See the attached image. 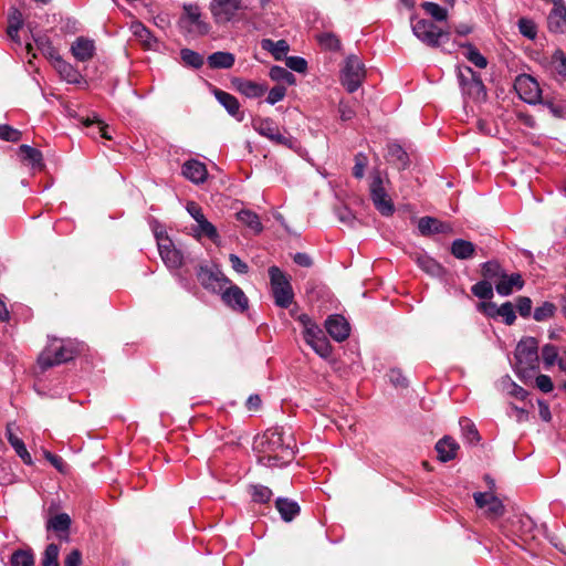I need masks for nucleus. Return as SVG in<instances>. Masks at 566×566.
Wrapping results in <instances>:
<instances>
[{
    "mask_svg": "<svg viewBox=\"0 0 566 566\" xmlns=\"http://www.w3.org/2000/svg\"><path fill=\"white\" fill-rule=\"evenodd\" d=\"M254 448L261 454L259 462L268 468L286 465L295 457L293 437H284V433L277 429H268L256 439Z\"/></svg>",
    "mask_w": 566,
    "mask_h": 566,
    "instance_id": "nucleus-1",
    "label": "nucleus"
},
{
    "mask_svg": "<svg viewBox=\"0 0 566 566\" xmlns=\"http://www.w3.org/2000/svg\"><path fill=\"white\" fill-rule=\"evenodd\" d=\"M515 368L521 379H526L539 365L538 342L534 337H526L518 342L515 348Z\"/></svg>",
    "mask_w": 566,
    "mask_h": 566,
    "instance_id": "nucleus-2",
    "label": "nucleus"
},
{
    "mask_svg": "<svg viewBox=\"0 0 566 566\" xmlns=\"http://www.w3.org/2000/svg\"><path fill=\"white\" fill-rule=\"evenodd\" d=\"M457 76L462 94L465 97H469L474 102H482L485 99V86L480 75L470 66H459Z\"/></svg>",
    "mask_w": 566,
    "mask_h": 566,
    "instance_id": "nucleus-3",
    "label": "nucleus"
},
{
    "mask_svg": "<svg viewBox=\"0 0 566 566\" xmlns=\"http://www.w3.org/2000/svg\"><path fill=\"white\" fill-rule=\"evenodd\" d=\"M269 275L275 304L279 307L287 308L292 304L294 297L293 289L289 279L277 266H271L269 269Z\"/></svg>",
    "mask_w": 566,
    "mask_h": 566,
    "instance_id": "nucleus-4",
    "label": "nucleus"
},
{
    "mask_svg": "<svg viewBox=\"0 0 566 566\" xmlns=\"http://www.w3.org/2000/svg\"><path fill=\"white\" fill-rule=\"evenodd\" d=\"M411 29L415 36L430 48H439L450 36L448 31H443L432 21L426 19L412 23Z\"/></svg>",
    "mask_w": 566,
    "mask_h": 566,
    "instance_id": "nucleus-5",
    "label": "nucleus"
},
{
    "mask_svg": "<svg viewBox=\"0 0 566 566\" xmlns=\"http://www.w3.org/2000/svg\"><path fill=\"white\" fill-rule=\"evenodd\" d=\"M181 30L193 36L206 35L210 25L201 18L200 8L197 4H184V13L179 19Z\"/></svg>",
    "mask_w": 566,
    "mask_h": 566,
    "instance_id": "nucleus-6",
    "label": "nucleus"
},
{
    "mask_svg": "<svg viewBox=\"0 0 566 566\" xmlns=\"http://www.w3.org/2000/svg\"><path fill=\"white\" fill-rule=\"evenodd\" d=\"M365 77V66L356 55H349L340 72V82L349 92H356Z\"/></svg>",
    "mask_w": 566,
    "mask_h": 566,
    "instance_id": "nucleus-7",
    "label": "nucleus"
},
{
    "mask_svg": "<svg viewBox=\"0 0 566 566\" xmlns=\"http://www.w3.org/2000/svg\"><path fill=\"white\" fill-rule=\"evenodd\" d=\"M197 279L203 289L219 294L223 286L230 284V280L218 269L200 265L197 270Z\"/></svg>",
    "mask_w": 566,
    "mask_h": 566,
    "instance_id": "nucleus-8",
    "label": "nucleus"
},
{
    "mask_svg": "<svg viewBox=\"0 0 566 566\" xmlns=\"http://www.w3.org/2000/svg\"><path fill=\"white\" fill-rule=\"evenodd\" d=\"M158 251L164 263L170 269H178L182 265V253L176 249L172 240L164 232H156Z\"/></svg>",
    "mask_w": 566,
    "mask_h": 566,
    "instance_id": "nucleus-9",
    "label": "nucleus"
},
{
    "mask_svg": "<svg viewBox=\"0 0 566 566\" xmlns=\"http://www.w3.org/2000/svg\"><path fill=\"white\" fill-rule=\"evenodd\" d=\"M241 9H243L241 0H212L210 2V12L217 24L231 22Z\"/></svg>",
    "mask_w": 566,
    "mask_h": 566,
    "instance_id": "nucleus-10",
    "label": "nucleus"
},
{
    "mask_svg": "<svg viewBox=\"0 0 566 566\" xmlns=\"http://www.w3.org/2000/svg\"><path fill=\"white\" fill-rule=\"evenodd\" d=\"M370 197L376 209L382 216H391L394 213V203L389 198L386 189L384 188L382 179L379 172L373 176V180L370 184Z\"/></svg>",
    "mask_w": 566,
    "mask_h": 566,
    "instance_id": "nucleus-11",
    "label": "nucleus"
},
{
    "mask_svg": "<svg viewBox=\"0 0 566 566\" xmlns=\"http://www.w3.org/2000/svg\"><path fill=\"white\" fill-rule=\"evenodd\" d=\"M222 302L234 312L244 313L249 308V298L241 287L230 284L220 291Z\"/></svg>",
    "mask_w": 566,
    "mask_h": 566,
    "instance_id": "nucleus-12",
    "label": "nucleus"
},
{
    "mask_svg": "<svg viewBox=\"0 0 566 566\" xmlns=\"http://www.w3.org/2000/svg\"><path fill=\"white\" fill-rule=\"evenodd\" d=\"M187 211L198 223L197 229H195L197 237L203 235L209 238L211 241L217 242L219 239L217 228L207 220L201 207L198 203L190 201L187 203Z\"/></svg>",
    "mask_w": 566,
    "mask_h": 566,
    "instance_id": "nucleus-13",
    "label": "nucleus"
},
{
    "mask_svg": "<svg viewBox=\"0 0 566 566\" xmlns=\"http://www.w3.org/2000/svg\"><path fill=\"white\" fill-rule=\"evenodd\" d=\"M514 87L524 102L536 104L541 101L539 85L532 76L526 74L517 76Z\"/></svg>",
    "mask_w": 566,
    "mask_h": 566,
    "instance_id": "nucleus-14",
    "label": "nucleus"
},
{
    "mask_svg": "<svg viewBox=\"0 0 566 566\" xmlns=\"http://www.w3.org/2000/svg\"><path fill=\"white\" fill-rule=\"evenodd\" d=\"M325 328L329 336L336 342H343L348 338L350 333L349 323L342 315L335 314L327 317Z\"/></svg>",
    "mask_w": 566,
    "mask_h": 566,
    "instance_id": "nucleus-15",
    "label": "nucleus"
},
{
    "mask_svg": "<svg viewBox=\"0 0 566 566\" xmlns=\"http://www.w3.org/2000/svg\"><path fill=\"white\" fill-rule=\"evenodd\" d=\"M73 358L72 352L66 349L65 347H60L53 353L50 350L43 352L39 358L38 364L42 371H45L46 369L60 365L62 363H66Z\"/></svg>",
    "mask_w": 566,
    "mask_h": 566,
    "instance_id": "nucleus-16",
    "label": "nucleus"
},
{
    "mask_svg": "<svg viewBox=\"0 0 566 566\" xmlns=\"http://www.w3.org/2000/svg\"><path fill=\"white\" fill-rule=\"evenodd\" d=\"M418 230L421 235L429 237L438 233H452V226L448 222H442L434 217H422L418 221Z\"/></svg>",
    "mask_w": 566,
    "mask_h": 566,
    "instance_id": "nucleus-17",
    "label": "nucleus"
},
{
    "mask_svg": "<svg viewBox=\"0 0 566 566\" xmlns=\"http://www.w3.org/2000/svg\"><path fill=\"white\" fill-rule=\"evenodd\" d=\"M83 126L87 129V136L91 138L112 139L109 127L95 113L81 119Z\"/></svg>",
    "mask_w": 566,
    "mask_h": 566,
    "instance_id": "nucleus-18",
    "label": "nucleus"
},
{
    "mask_svg": "<svg viewBox=\"0 0 566 566\" xmlns=\"http://www.w3.org/2000/svg\"><path fill=\"white\" fill-rule=\"evenodd\" d=\"M547 27L554 33H564L566 31V7L559 1L554 2V8L547 18Z\"/></svg>",
    "mask_w": 566,
    "mask_h": 566,
    "instance_id": "nucleus-19",
    "label": "nucleus"
},
{
    "mask_svg": "<svg viewBox=\"0 0 566 566\" xmlns=\"http://www.w3.org/2000/svg\"><path fill=\"white\" fill-rule=\"evenodd\" d=\"M72 55L78 62L91 60L95 53V43L93 40L78 36L71 45Z\"/></svg>",
    "mask_w": 566,
    "mask_h": 566,
    "instance_id": "nucleus-20",
    "label": "nucleus"
},
{
    "mask_svg": "<svg viewBox=\"0 0 566 566\" xmlns=\"http://www.w3.org/2000/svg\"><path fill=\"white\" fill-rule=\"evenodd\" d=\"M233 85L239 93L249 98L261 97L268 91V86L265 84L243 78H234Z\"/></svg>",
    "mask_w": 566,
    "mask_h": 566,
    "instance_id": "nucleus-21",
    "label": "nucleus"
},
{
    "mask_svg": "<svg viewBox=\"0 0 566 566\" xmlns=\"http://www.w3.org/2000/svg\"><path fill=\"white\" fill-rule=\"evenodd\" d=\"M182 175L193 184H201L207 179L206 165L196 159H189L182 165Z\"/></svg>",
    "mask_w": 566,
    "mask_h": 566,
    "instance_id": "nucleus-22",
    "label": "nucleus"
},
{
    "mask_svg": "<svg viewBox=\"0 0 566 566\" xmlns=\"http://www.w3.org/2000/svg\"><path fill=\"white\" fill-rule=\"evenodd\" d=\"M213 95L231 116L238 120L243 119V114L240 111V103L235 96L219 88L213 91Z\"/></svg>",
    "mask_w": 566,
    "mask_h": 566,
    "instance_id": "nucleus-23",
    "label": "nucleus"
},
{
    "mask_svg": "<svg viewBox=\"0 0 566 566\" xmlns=\"http://www.w3.org/2000/svg\"><path fill=\"white\" fill-rule=\"evenodd\" d=\"M524 286V280L520 273H513L507 275L504 273V277L496 281L495 290L500 295L507 296L513 293V290H522Z\"/></svg>",
    "mask_w": 566,
    "mask_h": 566,
    "instance_id": "nucleus-24",
    "label": "nucleus"
},
{
    "mask_svg": "<svg viewBox=\"0 0 566 566\" xmlns=\"http://www.w3.org/2000/svg\"><path fill=\"white\" fill-rule=\"evenodd\" d=\"M386 159L398 169H406L410 165L409 155L401 147V144H388Z\"/></svg>",
    "mask_w": 566,
    "mask_h": 566,
    "instance_id": "nucleus-25",
    "label": "nucleus"
},
{
    "mask_svg": "<svg viewBox=\"0 0 566 566\" xmlns=\"http://www.w3.org/2000/svg\"><path fill=\"white\" fill-rule=\"evenodd\" d=\"M458 450H459V444L450 436H444L436 444V451L438 453V459L441 462H448L450 460H453L457 457Z\"/></svg>",
    "mask_w": 566,
    "mask_h": 566,
    "instance_id": "nucleus-26",
    "label": "nucleus"
},
{
    "mask_svg": "<svg viewBox=\"0 0 566 566\" xmlns=\"http://www.w3.org/2000/svg\"><path fill=\"white\" fill-rule=\"evenodd\" d=\"M255 130L272 142H286L282 136L279 126L272 119H259L254 123Z\"/></svg>",
    "mask_w": 566,
    "mask_h": 566,
    "instance_id": "nucleus-27",
    "label": "nucleus"
},
{
    "mask_svg": "<svg viewBox=\"0 0 566 566\" xmlns=\"http://www.w3.org/2000/svg\"><path fill=\"white\" fill-rule=\"evenodd\" d=\"M18 156L22 163L30 165L32 168L42 169L44 167L42 153L28 144H21Z\"/></svg>",
    "mask_w": 566,
    "mask_h": 566,
    "instance_id": "nucleus-28",
    "label": "nucleus"
},
{
    "mask_svg": "<svg viewBox=\"0 0 566 566\" xmlns=\"http://www.w3.org/2000/svg\"><path fill=\"white\" fill-rule=\"evenodd\" d=\"M54 69L57 71L60 76L71 84H78L82 80L81 73L69 62L64 61L61 56L56 57L53 62Z\"/></svg>",
    "mask_w": 566,
    "mask_h": 566,
    "instance_id": "nucleus-29",
    "label": "nucleus"
},
{
    "mask_svg": "<svg viewBox=\"0 0 566 566\" xmlns=\"http://www.w3.org/2000/svg\"><path fill=\"white\" fill-rule=\"evenodd\" d=\"M275 507L284 522H292L301 512L300 505L287 497H277Z\"/></svg>",
    "mask_w": 566,
    "mask_h": 566,
    "instance_id": "nucleus-30",
    "label": "nucleus"
},
{
    "mask_svg": "<svg viewBox=\"0 0 566 566\" xmlns=\"http://www.w3.org/2000/svg\"><path fill=\"white\" fill-rule=\"evenodd\" d=\"M450 253L458 260H469L475 255V245L464 239H455L450 247Z\"/></svg>",
    "mask_w": 566,
    "mask_h": 566,
    "instance_id": "nucleus-31",
    "label": "nucleus"
},
{
    "mask_svg": "<svg viewBox=\"0 0 566 566\" xmlns=\"http://www.w3.org/2000/svg\"><path fill=\"white\" fill-rule=\"evenodd\" d=\"M505 270L496 260H490L481 265V275L483 280L495 283L504 277Z\"/></svg>",
    "mask_w": 566,
    "mask_h": 566,
    "instance_id": "nucleus-32",
    "label": "nucleus"
},
{
    "mask_svg": "<svg viewBox=\"0 0 566 566\" xmlns=\"http://www.w3.org/2000/svg\"><path fill=\"white\" fill-rule=\"evenodd\" d=\"M235 57L230 52L218 51L208 56V64L211 69H230Z\"/></svg>",
    "mask_w": 566,
    "mask_h": 566,
    "instance_id": "nucleus-33",
    "label": "nucleus"
},
{
    "mask_svg": "<svg viewBox=\"0 0 566 566\" xmlns=\"http://www.w3.org/2000/svg\"><path fill=\"white\" fill-rule=\"evenodd\" d=\"M263 50L269 51L275 60H282L289 52L290 46L285 40L273 41L271 39H263L261 41Z\"/></svg>",
    "mask_w": 566,
    "mask_h": 566,
    "instance_id": "nucleus-34",
    "label": "nucleus"
},
{
    "mask_svg": "<svg viewBox=\"0 0 566 566\" xmlns=\"http://www.w3.org/2000/svg\"><path fill=\"white\" fill-rule=\"evenodd\" d=\"M71 517L66 513H60L49 518L46 523V530L54 531L55 533H64L66 536L69 535V531L71 527Z\"/></svg>",
    "mask_w": 566,
    "mask_h": 566,
    "instance_id": "nucleus-35",
    "label": "nucleus"
},
{
    "mask_svg": "<svg viewBox=\"0 0 566 566\" xmlns=\"http://www.w3.org/2000/svg\"><path fill=\"white\" fill-rule=\"evenodd\" d=\"M416 262L422 271L432 276H441L444 274L443 266L429 255H418Z\"/></svg>",
    "mask_w": 566,
    "mask_h": 566,
    "instance_id": "nucleus-36",
    "label": "nucleus"
},
{
    "mask_svg": "<svg viewBox=\"0 0 566 566\" xmlns=\"http://www.w3.org/2000/svg\"><path fill=\"white\" fill-rule=\"evenodd\" d=\"M237 219L251 229L254 233L259 234L263 230V226L259 216L251 210H241L237 213Z\"/></svg>",
    "mask_w": 566,
    "mask_h": 566,
    "instance_id": "nucleus-37",
    "label": "nucleus"
},
{
    "mask_svg": "<svg viewBox=\"0 0 566 566\" xmlns=\"http://www.w3.org/2000/svg\"><path fill=\"white\" fill-rule=\"evenodd\" d=\"M38 49L42 54L53 62L60 57L57 50L53 46L51 40L45 35H32Z\"/></svg>",
    "mask_w": 566,
    "mask_h": 566,
    "instance_id": "nucleus-38",
    "label": "nucleus"
},
{
    "mask_svg": "<svg viewBox=\"0 0 566 566\" xmlns=\"http://www.w3.org/2000/svg\"><path fill=\"white\" fill-rule=\"evenodd\" d=\"M11 566H34V555L31 549H17L10 558Z\"/></svg>",
    "mask_w": 566,
    "mask_h": 566,
    "instance_id": "nucleus-39",
    "label": "nucleus"
},
{
    "mask_svg": "<svg viewBox=\"0 0 566 566\" xmlns=\"http://www.w3.org/2000/svg\"><path fill=\"white\" fill-rule=\"evenodd\" d=\"M270 77L276 82L287 83L293 85L295 83V76L287 69L279 65H274L270 69Z\"/></svg>",
    "mask_w": 566,
    "mask_h": 566,
    "instance_id": "nucleus-40",
    "label": "nucleus"
},
{
    "mask_svg": "<svg viewBox=\"0 0 566 566\" xmlns=\"http://www.w3.org/2000/svg\"><path fill=\"white\" fill-rule=\"evenodd\" d=\"M471 292L480 300H491L494 295L492 283L483 279L472 285Z\"/></svg>",
    "mask_w": 566,
    "mask_h": 566,
    "instance_id": "nucleus-41",
    "label": "nucleus"
},
{
    "mask_svg": "<svg viewBox=\"0 0 566 566\" xmlns=\"http://www.w3.org/2000/svg\"><path fill=\"white\" fill-rule=\"evenodd\" d=\"M460 426L469 443L476 444L481 440L480 433L475 424L471 422V420H469L468 418H461Z\"/></svg>",
    "mask_w": 566,
    "mask_h": 566,
    "instance_id": "nucleus-42",
    "label": "nucleus"
},
{
    "mask_svg": "<svg viewBox=\"0 0 566 566\" xmlns=\"http://www.w3.org/2000/svg\"><path fill=\"white\" fill-rule=\"evenodd\" d=\"M180 57L187 66L200 69L203 65V56L193 50L182 49L180 51Z\"/></svg>",
    "mask_w": 566,
    "mask_h": 566,
    "instance_id": "nucleus-43",
    "label": "nucleus"
},
{
    "mask_svg": "<svg viewBox=\"0 0 566 566\" xmlns=\"http://www.w3.org/2000/svg\"><path fill=\"white\" fill-rule=\"evenodd\" d=\"M467 49L465 57L479 69H484L488 65L486 59L479 52V50L471 43L461 44Z\"/></svg>",
    "mask_w": 566,
    "mask_h": 566,
    "instance_id": "nucleus-44",
    "label": "nucleus"
},
{
    "mask_svg": "<svg viewBox=\"0 0 566 566\" xmlns=\"http://www.w3.org/2000/svg\"><path fill=\"white\" fill-rule=\"evenodd\" d=\"M308 345L323 358H327L332 354V345L324 334L308 343Z\"/></svg>",
    "mask_w": 566,
    "mask_h": 566,
    "instance_id": "nucleus-45",
    "label": "nucleus"
},
{
    "mask_svg": "<svg viewBox=\"0 0 566 566\" xmlns=\"http://www.w3.org/2000/svg\"><path fill=\"white\" fill-rule=\"evenodd\" d=\"M59 552L60 548L56 544H49L43 552L41 560L42 566H60Z\"/></svg>",
    "mask_w": 566,
    "mask_h": 566,
    "instance_id": "nucleus-46",
    "label": "nucleus"
},
{
    "mask_svg": "<svg viewBox=\"0 0 566 566\" xmlns=\"http://www.w3.org/2000/svg\"><path fill=\"white\" fill-rule=\"evenodd\" d=\"M252 501L260 504L268 503L272 497V491L264 485H251Z\"/></svg>",
    "mask_w": 566,
    "mask_h": 566,
    "instance_id": "nucleus-47",
    "label": "nucleus"
},
{
    "mask_svg": "<svg viewBox=\"0 0 566 566\" xmlns=\"http://www.w3.org/2000/svg\"><path fill=\"white\" fill-rule=\"evenodd\" d=\"M505 513V506L497 496H490L489 505L486 506L485 514L488 517L497 518Z\"/></svg>",
    "mask_w": 566,
    "mask_h": 566,
    "instance_id": "nucleus-48",
    "label": "nucleus"
},
{
    "mask_svg": "<svg viewBox=\"0 0 566 566\" xmlns=\"http://www.w3.org/2000/svg\"><path fill=\"white\" fill-rule=\"evenodd\" d=\"M422 9L431 15L436 21L447 20L448 12L446 9L440 7L438 3L426 1L421 4Z\"/></svg>",
    "mask_w": 566,
    "mask_h": 566,
    "instance_id": "nucleus-49",
    "label": "nucleus"
},
{
    "mask_svg": "<svg viewBox=\"0 0 566 566\" xmlns=\"http://www.w3.org/2000/svg\"><path fill=\"white\" fill-rule=\"evenodd\" d=\"M556 306L552 302H544L541 306H537L534 311V319L537 322L546 321L554 316Z\"/></svg>",
    "mask_w": 566,
    "mask_h": 566,
    "instance_id": "nucleus-50",
    "label": "nucleus"
},
{
    "mask_svg": "<svg viewBox=\"0 0 566 566\" xmlns=\"http://www.w3.org/2000/svg\"><path fill=\"white\" fill-rule=\"evenodd\" d=\"M317 40L319 44L326 50L337 51L340 49V41L334 33H321L317 35Z\"/></svg>",
    "mask_w": 566,
    "mask_h": 566,
    "instance_id": "nucleus-51",
    "label": "nucleus"
},
{
    "mask_svg": "<svg viewBox=\"0 0 566 566\" xmlns=\"http://www.w3.org/2000/svg\"><path fill=\"white\" fill-rule=\"evenodd\" d=\"M518 31L525 38L533 40L537 34L536 24L533 20L521 18L517 22Z\"/></svg>",
    "mask_w": 566,
    "mask_h": 566,
    "instance_id": "nucleus-52",
    "label": "nucleus"
},
{
    "mask_svg": "<svg viewBox=\"0 0 566 566\" xmlns=\"http://www.w3.org/2000/svg\"><path fill=\"white\" fill-rule=\"evenodd\" d=\"M132 32L135 36L140 39L143 42H145L148 46L151 45V41H155L154 36L151 35L150 31L142 23V22H134L130 27Z\"/></svg>",
    "mask_w": 566,
    "mask_h": 566,
    "instance_id": "nucleus-53",
    "label": "nucleus"
},
{
    "mask_svg": "<svg viewBox=\"0 0 566 566\" xmlns=\"http://www.w3.org/2000/svg\"><path fill=\"white\" fill-rule=\"evenodd\" d=\"M552 62L558 75L566 77V55L562 50H556L552 56Z\"/></svg>",
    "mask_w": 566,
    "mask_h": 566,
    "instance_id": "nucleus-54",
    "label": "nucleus"
},
{
    "mask_svg": "<svg viewBox=\"0 0 566 566\" xmlns=\"http://www.w3.org/2000/svg\"><path fill=\"white\" fill-rule=\"evenodd\" d=\"M499 316L503 317V321L506 325H513L516 319L513 304L511 302L503 303L499 307Z\"/></svg>",
    "mask_w": 566,
    "mask_h": 566,
    "instance_id": "nucleus-55",
    "label": "nucleus"
},
{
    "mask_svg": "<svg viewBox=\"0 0 566 566\" xmlns=\"http://www.w3.org/2000/svg\"><path fill=\"white\" fill-rule=\"evenodd\" d=\"M10 444L25 464H32L31 454L29 453L24 442L20 438L13 439V441Z\"/></svg>",
    "mask_w": 566,
    "mask_h": 566,
    "instance_id": "nucleus-56",
    "label": "nucleus"
},
{
    "mask_svg": "<svg viewBox=\"0 0 566 566\" xmlns=\"http://www.w3.org/2000/svg\"><path fill=\"white\" fill-rule=\"evenodd\" d=\"M22 138L21 132L8 125H0V139L3 142H19Z\"/></svg>",
    "mask_w": 566,
    "mask_h": 566,
    "instance_id": "nucleus-57",
    "label": "nucleus"
},
{
    "mask_svg": "<svg viewBox=\"0 0 566 566\" xmlns=\"http://www.w3.org/2000/svg\"><path fill=\"white\" fill-rule=\"evenodd\" d=\"M558 350L557 347L551 344H546L542 348V357L546 366H553L557 359Z\"/></svg>",
    "mask_w": 566,
    "mask_h": 566,
    "instance_id": "nucleus-58",
    "label": "nucleus"
},
{
    "mask_svg": "<svg viewBox=\"0 0 566 566\" xmlns=\"http://www.w3.org/2000/svg\"><path fill=\"white\" fill-rule=\"evenodd\" d=\"M286 95V88L283 85H275L272 87L268 94L266 103L270 105H274L277 102L282 101Z\"/></svg>",
    "mask_w": 566,
    "mask_h": 566,
    "instance_id": "nucleus-59",
    "label": "nucleus"
},
{
    "mask_svg": "<svg viewBox=\"0 0 566 566\" xmlns=\"http://www.w3.org/2000/svg\"><path fill=\"white\" fill-rule=\"evenodd\" d=\"M545 106L554 117L563 118L566 115V103L564 102L547 101Z\"/></svg>",
    "mask_w": 566,
    "mask_h": 566,
    "instance_id": "nucleus-60",
    "label": "nucleus"
},
{
    "mask_svg": "<svg viewBox=\"0 0 566 566\" xmlns=\"http://www.w3.org/2000/svg\"><path fill=\"white\" fill-rule=\"evenodd\" d=\"M478 311L491 318H496L499 316V307L490 300L488 302H480L478 304Z\"/></svg>",
    "mask_w": 566,
    "mask_h": 566,
    "instance_id": "nucleus-61",
    "label": "nucleus"
},
{
    "mask_svg": "<svg viewBox=\"0 0 566 566\" xmlns=\"http://www.w3.org/2000/svg\"><path fill=\"white\" fill-rule=\"evenodd\" d=\"M335 213H336L338 220L344 224L350 226V224H353V222L355 220V216L346 206L336 207Z\"/></svg>",
    "mask_w": 566,
    "mask_h": 566,
    "instance_id": "nucleus-62",
    "label": "nucleus"
},
{
    "mask_svg": "<svg viewBox=\"0 0 566 566\" xmlns=\"http://www.w3.org/2000/svg\"><path fill=\"white\" fill-rule=\"evenodd\" d=\"M516 308L522 317H528L532 312V300L527 296L517 297Z\"/></svg>",
    "mask_w": 566,
    "mask_h": 566,
    "instance_id": "nucleus-63",
    "label": "nucleus"
},
{
    "mask_svg": "<svg viewBox=\"0 0 566 566\" xmlns=\"http://www.w3.org/2000/svg\"><path fill=\"white\" fill-rule=\"evenodd\" d=\"M323 331L319 328V326L316 323H312L307 327L304 328L303 336L305 342L308 344L312 340L318 338L321 335H323Z\"/></svg>",
    "mask_w": 566,
    "mask_h": 566,
    "instance_id": "nucleus-64",
    "label": "nucleus"
}]
</instances>
